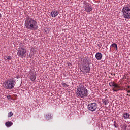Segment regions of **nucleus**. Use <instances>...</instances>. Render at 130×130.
Listing matches in <instances>:
<instances>
[{
	"instance_id": "obj_1",
	"label": "nucleus",
	"mask_w": 130,
	"mask_h": 130,
	"mask_svg": "<svg viewBox=\"0 0 130 130\" xmlns=\"http://www.w3.org/2000/svg\"><path fill=\"white\" fill-rule=\"evenodd\" d=\"M24 26L26 29L35 31L38 29L37 21L30 16H27L24 22Z\"/></svg>"
},
{
	"instance_id": "obj_2",
	"label": "nucleus",
	"mask_w": 130,
	"mask_h": 130,
	"mask_svg": "<svg viewBox=\"0 0 130 130\" xmlns=\"http://www.w3.org/2000/svg\"><path fill=\"white\" fill-rule=\"evenodd\" d=\"M76 95L79 98H86L89 96V91L83 84H80L77 88Z\"/></svg>"
},
{
	"instance_id": "obj_3",
	"label": "nucleus",
	"mask_w": 130,
	"mask_h": 130,
	"mask_svg": "<svg viewBox=\"0 0 130 130\" xmlns=\"http://www.w3.org/2000/svg\"><path fill=\"white\" fill-rule=\"evenodd\" d=\"M123 17L125 19L129 20L130 19V5H125L122 10Z\"/></svg>"
},
{
	"instance_id": "obj_4",
	"label": "nucleus",
	"mask_w": 130,
	"mask_h": 130,
	"mask_svg": "<svg viewBox=\"0 0 130 130\" xmlns=\"http://www.w3.org/2000/svg\"><path fill=\"white\" fill-rule=\"evenodd\" d=\"M4 87L7 90H12L15 87V81L14 80L9 79L6 80L4 83Z\"/></svg>"
},
{
	"instance_id": "obj_5",
	"label": "nucleus",
	"mask_w": 130,
	"mask_h": 130,
	"mask_svg": "<svg viewBox=\"0 0 130 130\" xmlns=\"http://www.w3.org/2000/svg\"><path fill=\"white\" fill-rule=\"evenodd\" d=\"M17 55L19 57H23L25 56L26 54V52H27V50L25 49V46H20L17 50Z\"/></svg>"
},
{
	"instance_id": "obj_6",
	"label": "nucleus",
	"mask_w": 130,
	"mask_h": 130,
	"mask_svg": "<svg viewBox=\"0 0 130 130\" xmlns=\"http://www.w3.org/2000/svg\"><path fill=\"white\" fill-rule=\"evenodd\" d=\"M97 104L96 103H90L88 105V109L89 111L94 112L97 109Z\"/></svg>"
},
{
	"instance_id": "obj_7",
	"label": "nucleus",
	"mask_w": 130,
	"mask_h": 130,
	"mask_svg": "<svg viewBox=\"0 0 130 130\" xmlns=\"http://www.w3.org/2000/svg\"><path fill=\"white\" fill-rule=\"evenodd\" d=\"M85 10L87 13H90V12L93 11V8H92V6L90 5L89 3H86L85 5Z\"/></svg>"
},
{
	"instance_id": "obj_8",
	"label": "nucleus",
	"mask_w": 130,
	"mask_h": 130,
	"mask_svg": "<svg viewBox=\"0 0 130 130\" xmlns=\"http://www.w3.org/2000/svg\"><path fill=\"white\" fill-rule=\"evenodd\" d=\"M83 68L84 71L83 74H89L90 73V71H91V68L90 66H83Z\"/></svg>"
},
{
	"instance_id": "obj_9",
	"label": "nucleus",
	"mask_w": 130,
	"mask_h": 130,
	"mask_svg": "<svg viewBox=\"0 0 130 130\" xmlns=\"http://www.w3.org/2000/svg\"><path fill=\"white\" fill-rule=\"evenodd\" d=\"M109 85L110 87H113V88H116V89H119V88H120V86H119L114 81L110 82L109 83Z\"/></svg>"
},
{
	"instance_id": "obj_10",
	"label": "nucleus",
	"mask_w": 130,
	"mask_h": 130,
	"mask_svg": "<svg viewBox=\"0 0 130 130\" xmlns=\"http://www.w3.org/2000/svg\"><path fill=\"white\" fill-rule=\"evenodd\" d=\"M58 14H59V11H57V10H53L51 12V17H57V16L58 15Z\"/></svg>"
},
{
	"instance_id": "obj_11",
	"label": "nucleus",
	"mask_w": 130,
	"mask_h": 130,
	"mask_svg": "<svg viewBox=\"0 0 130 130\" xmlns=\"http://www.w3.org/2000/svg\"><path fill=\"white\" fill-rule=\"evenodd\" d=\"M30 76V79L32 82L35 81V80H36V74L35 73H31Z\"/></svg>"
},
{
	"instance_id": "obj_12",
	"label": "nucleus",
	"mask_w": 130,
	"mask_h": 130,
	"mask_svg": "<svg viewBox=\"0 0 130 130\" xmlns=\"http://www.w3.org/2000/svg\"><path fill=\"white\" fill-rule=\"evenodd\" d=\"M45 118L47 120L52 119V115L50 113H48L46 115Z\"/></svg>"
},
{
	"instance_id": "obj_13",
	"label": "nucleus",
	"mask_w": 130,
	"mask_h": 130,
	"mask_svg": "<svg viewBox=\"0 0 130 130\" xmlns=\"http://www.w3.org/2000/svg\"><path fill=\"white\" fill-rule=\"evenodd\" d=\"M95 57L98 60H100L102 58V54L98 53L95 54Z\"/></svg>"
},
{
	"instance_id": "obj_14",
	"label": "nucleus",
	"mask_w": 130,
	"mask_h": 130,
	"mask_svg": "<svg viewBox=\"0 0 130 130\" xmlns=\"http://www.w3.org/2000/svg\"><path fill=\"white\" fill-rule=\"evenodd\" d=\"M83 63L84 64L83 66H90V61H89L87 59H83Z\"/></svg>"
},
{
	"instance_id": "obj_15",
	"label": "nucleus",
	"mask_w": 130,
	"mask_h": 130,
	"mask_svg": "<svg viewBox=\"0 0 130 130\" xmlns=\"http://www.w3.org/2000/svg\"><path fill=\"white\" fill-rule=\"evenodd\" d=\"M83 63L84 64L83 66H90V61H89L87 59H83Z\"/></svg>"
},
{
	"instance_id": "obj_16",
	"label": "nucleus",
	"mask_w": 130,
	"mask_h": 130,
	"mask_svg": "<svg viewBox=\"0 0 130 130\" xmlns=\"http://www.w3.org/2000/svg\"><path fill=\"white\" fill-rule=\"evenodd\" d=\"M123 116L125 119H129L130 115L126 112L124 113Z\"/></svg>"
},
{
	"instance_id": "obj_17",
	"label": "nucleus",
	"mask_w": 130,
	"mask_h": 130,
	"mask_svg": "<svg viewBox=\"0 0 130 130\" xmlns=\"http://www.w3.org/2000/svg\"><path fill=\"white\" fill-rule=\"evenodd\" d=\"M120 126H121V128H122V129L126 130V128L127 127V125H126V124H125V123H123L121 124Z\"/></svg>"
},
{
	"instance_id": "obj_18",
	"label": "nucleus",
	"mask_w": 130,
	"mask_h": 130,
	"mask_svg": "<svg viewBox=\"0 0 130 130\" xmlns=\"http://www.w3.org/2000/svg\"><path fill=\"white\" fill-rule=\"evenodd\" d=\"M13 124V122H11L10 121L7 122L5 123V125L6 126H7V127H10V126H12Z\"/></svg>"
},
{
	"instance_id": "obj_19",
	"label": "nucleus",
	"mask_w": 130,
	"mask_h": 130,
	"mask_svg": "<svg viewBox=\"0 0 130 130\" xmlns=\"http://www.w3.org/2000/svg\"><path fill=\"white\" fill-rule=\"evenodd\" d=\"M102 102L105 105H107L108 104V100L107 99H103Z\"/></svg>"
},
{
	"instance_id": "obj_20",
	"label": "nucleus",
	"mask_w": 130,
	"mask_h": 130,
	"mask_svg": "<svg viewBox=\"0 0 130 130\" xmlns=\"http://www.w3.org/2000/svg\"><path fill=\"white\" fill-rule=\"evenodd\" d=\"M4 59H5V60H8V61H9V60H11V59H12V57H11V56H6L5 57Z\"/></svg>"
},
{
	"instance_id": "obj_21",
	"label": "nucleus",
	"mask_w": 130,
	"mask_h": 130,
	"mask_svg": "<svg viewBox=\"0 0 130 130\" xmlns=\"http://www.w3.org/2000/svg\"><path fill=\"white\" fill-rule=\"evenodd\" d=\"M116 46H117L116 43H113L111 45V47H114V48H115Z\"/></svg>"
},
{
	"instance_id": "obj_22",
	"label": "nucleus",
	"mask_w": 130,
	"mask_h": 130,
	"mask_svg": "<svg viewBox=\"0 0 130 130\" xmlns=\"http://www.w3.org/2000/svg\"><path fill=\"white\" fill-rule=\"evenodd\" d=\"M61 85L63 86V87H69L70 85L67 84L66 83L64 82H62L61 83Z\"/></svg>"
},
{
	"instance_id": "obj_23",
	"label": "nucleus",
	"mask_w": 130,
	"mask_h": 130,
	"mask_svg": "<svg viewBox=\"0 0 130 130\" xmlns=\"http://www.w3.org/2000/svg\"><path fill=\"white\" fill-rule=\"evenodd\" d=\"M12 116H13V112H10V113H8V117H12Z\"/></svg>"
},
{
	"instance_id": "obj_24",
	"label": "nucleus",
	"mask_w": 130,
	"mask_h": 130,
	"mask_svg": "<svg viewBox=\"0 0 130 130\" xmlns=\"http://www.w3.org/2000/svg\"><path fill=\"white\" fill-rule=\"evenodd\" d=\"M7 99L8 100L12 99V96H11V95L7 96Z\"/></svg>"
},
{
	"instance_id": "obj_25",
	"label": "nucleus",
	"mask_w": 130,
	"mask_h": 130,
	"mask_svg": "<svg viewBox=\"0 0 130 130\" xmlns=\"http://www.w3.org/2000/svg\"><path fill=\"white\" fill-rule=\"evenodd\" d=\"M113 92H117V91H118V89H113Z\"/></svg>"
},
{
	"instance_id": "obj_26",
	"label": "nucleus",
	"mask_w": 130,
	"mask_h": 130,
	"mask_svg": "<svg viewBox=\"0 0 130 130\" xmlns=\"http://www.w3.org/2000/svg\"><path fill=\"white\" fill-rule=\"evenodd\" d=\"M115 49L116 51H117V49H118L117 45L116 46Z\"/></svg>"
},
{
	"instance_id": "obj_27",
	"label": "nucleus",
	"mask_w": 130,
	"mask_h": 130,
	"mask_svg": "<svg viewBox=\"0 0 130 130\" xmlns=\"http://www.w3.org/2000/svg\"><path fill=\"white\" fill-rule=\"evenodd\" d=\"M0 19H2V14L0 13Z\"/></svg>"
},
{
	"instance_id": "obj_28",
	"label": "nucleus",
	"mask_w": 130,
	"mask_h": 130,
	"mask_svg": "<svg viewBox=\"0 0 130 130\" xmlns=\"http://www.w3.org/2000/svg\"><path fill=\"white\" fill-rule=\"evenodd\" d=\"M98 46H99V47H101L102 45H99Z\"/></svg>"
},
{
	"instance_id": "obj_29",
	"label": "nucleus",
	"mask_w": 130,
	"mask_h": 130,
	"mask_svg": "<svg viewBox=\"0 0 130 130\" xmlns=\"http://www.w3.org/2000/svg\"><path fill=\"white\" fill-rule=\"evenodd\" d=\"M127 93H130V90H128Z\"/></svg>"
},
{
	"instance_id": "obj_30",
	"label": "nucleus",
	"mask_w": 130,
	"mask_h": 130,
	"mask_svg": "<svg viewBox=\"0 0 130 130\" xmlns=\"http://www.w3.org/2000/svg\"><path fill=\"white\" fill-rule=\"evenodd\" d=\"M70 64H71V63H69V64H68V66H70Z\"/></svg>"
}]
</instances>
